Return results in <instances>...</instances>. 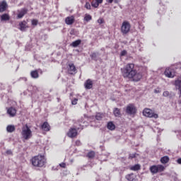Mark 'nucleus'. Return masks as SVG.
<instances>
[{
	"mask_svg": "<svg viewBox=\"0 0 181 181\" xmlns=\"http://www.w3.org/2000/svg\"><path fill=\"white\" fill-rule=\"evenodd\" d=\"M9 19H11V17H9L8 14L4 13L3 15L1 16V21H9Z\"/></svg>",
	"mask_w": 181,
	"mask_h": 181,
	"instance_id": "25",
	"label": "nucleus"
},
{
	"mask_svg": "<svg viewBox=\"0 0 181 181\" xmlns=\"http://www.w3.org/2000/svg\"><path fill=\"white\" fill-rule=\"evenodd\" d=\"M96 1L99 4H103V0H96Z\"/></svg>",
	"mask_w": 181,
	"mask_h": 181,
	"instance_id": "44",
	"label": "nucleus"
},
{
	"mask_svg": "<svg viewBox=\"0 0 181 181\" xmlns=\"http://www.w3.org/2000/svg\"><path fill=\"white\" fill-rule=\"evenodd\" d=\"M126 112L128 115H135L136 114V107L133 104H129L126 107Z\"/></svg>",
	"mask_w": 181,
	"mask_h": 181,
	"instance_id": "6",
	"label": "nucleus"
},
{
	"mask_svg": "<svg viewBox=\"0 0 181 181\" xmlns=\"http://www.w3.org/2000/svg\"><path fill=\"white\" fill-rule=\"evenodd\" d=\"M85 8L86 9H91V5L90 4V3L86 2V4H85Z\"/></svg>",
	"mask_w": 181,
	"mask_h": 181,
	"instance_id": "35",
	"label": "nucleus"
},
{
	"mask_svg": "<svg viewBox=\"0 0 181 181\" xmlns=\"http://www.w3.org/2000/svg\"><path fill=\"white\" fill-rule=\"evenodd\" d=\"M68 71L70 74H73L76 71V66H74V64H69Z\"/></svg>",
	"mask_w": 181,
	"mask_h": 181,
	"instance_id": "16",
	"label": "nucleus"
},
{
	"mask_svg": "<svg viewBox=\"0 0 181 181\" xmlns=\"http://www.w3.org/2000/svg\"><path fill=\"white\" fill-rule=\"evenodd\" d=\"M21 136L23 139L28 141L32 138V130L29 128L28 124H25V127H22Z\"/></svg>",
	"mask_w": 181,
	"mask_h": 181,
	"instance_id": "3",
	"label": "nucleus"
},
{
	"mask_svg": "<svg viewBox=\"0 0 181 181\" xmlns=\"http://www.w3.org/2000/svg\"><path fill=\"white\" fill-rule=\"evenodd\" d=\"M107 2L109 4H112V2H114V0H107Z\"/></svg>",
	"mask_w": 181,
	"mask_h": 181,
	"instance_id": "45",
	"label": "nucleus"
},
{
	"mask_svg": "<svg viewBox=\"0 0 181 181\" xmlns=\"http://www.w3.org/2000/svg\"><path fill=\"white\" fill-rule=\"evenodd\" d=\"M6 8H8V4L6 1H3L0 3V13L5 12V11H6Z\"/></svg>",
	"mask_w": 181,
	"mask_h": 181,
	"instance_id": "11",
	"label": "nucleus"
},
{
	"mask_svg": "<svg viewBox=\"0 0 181 181\" xmlns=\"http://www.w3.org/2000/svg\"><path fill=\"white\" fill-rule=\"evenodd\" d=\"M16 130V127L13 124H9L6 127V132L8 134H12V132H15Z\"/></svg>",
	"mask_w": 181,
	"mask_h": 181,
	"instance_id": "15",
	"label": "nucleus"
},
{
	"mask_svg": "<svg viewBox=\"0 0 181 181\" xmlns=\"http://www.w3.org/2000/svg\"><path fill=\"white\" fill-rule=\"evenodd\" d=\"M7 114L9 117H15L16 115V109L13 107L7 108Z\"/></svg>",
	"mask_w": 181,
	"mask_h": 181,
	"instance_id": "7",
	"label": "nucleus"
},
{
	"mask_svg": "<svg viewBox=\"0 0 181 181\" xmlns=\"http://www.w3.org/2000/svg\"><path fill=\"white\" fill-rule=\"evenodd\" d=\"M19 29L21 32H25L29 26H28V23L25 21H23L19 23Z\"/></svg>",
	"mask_w": 181,
	"mask_h": 181,
	"instance_id": "9",
	"label": "nucleus"
},
{
	"mask_svg": "<svg viewBox=\"0 0 181 181\" xmlns=\"http://www.w3.org/2000/svg\"><path fill=\"white\" fill-rule=\"evenodd\" d=\"M91 19H93V17H91V16L90 14L85 15L84 21H86V22H90V21H91Z\"/></svg>",
	"mask_w": 181,
	"mask_h": 181,
	"instance_id": "30",
	"label": "nucleus"
},
{
	"mask_svg": "<svg viewBox=\"0 0 181 181\" xmlns=\"http://www.w3.org/2000/svg\"><path fill=\"white\" fill-rule=\"evenodd\" d=\"M84 87L86 90H91L93 88V81L91 79H88L84 83Z\"/></svg>",
	"mask_w": 181,
	"mask_h": 181,
	"instance_id": "10",
	"label": "nucleus"
},
{
	"mask_svg": "<svg viewBox=\"0 0 181 181\" xmlns=\"http://www.w3.org/2000/svg\"><path fill=\"white\" fill-rule=\"evenodd\" d=\"M6 153H7V155H12V151L11 150H7Z\"/></svg>",
	"mask_w": 181,
	"mask_h": 181,
	"instance_id": "42",
	"label": "nucleus"
},
{
	"mask_svg": "<svg viewBox=\"0 0 181 181\" xmlns=\"http://www.w3.org/2000/svg\"><path fill=\"white\" fill-rule=\"evenodd\" d=\"M127 54V51L123 50L121 52L120 56H125Z\"/></svg>",
	"mask_w": 181,
	"mask_h": 181,
	"instance_id": "39",
	"label": "nucleus"
},
{
	"mask_svg": "<svg viewBox=\"0 0 181 181\" xmlns=\"http://www.w3.org/2000/svg\"><path fill=\"white\" fill-rule=\"evenodd\" d=\"M121 70L123 77L126 78H133V81H139L142 78V74L136 72L134 64H127Z\"/></svg>",
	"mask_w": 181,
	"mask_h": 181,
	"instance_id": "1",
	"label": "nucleus"
},
{
	"mask_svg": "<svg viewBox=\"0 0 181 181\" xmlns=\"http://www.w3.org/2000/svg\"><path fill=\"white\" fill-rule=\"evenodd\" d=\"M98 56H100L99 52H93L90 54V58L92 59V60H95V62H97V60H98Z\"/></svg>",
	"mask_w": 181,
	"mask_h": 181,
	"instance_id": "20",
	"label": "nucleus"
},
{
	"mask_svg": "<svg viewBox=\"0 0 181 181\" xmlns=\"http://www.w3.org/2000/svg\"><path fill=\"white\" fill-rule=\"evenodd\" d=\"M39 21H37V20L34 19L31 21V23L33 25V26H37V23Z\"/></svg>",
	"mask_w": 181,
	"mask_h": 181,
	"instance_id": "33",
	"label": "nucleus"
},
{
	"mask_svg": "<svg viewBox=\"0 0 181 181\" xmlns=\"http://www.w3.org/2000/svg\"><path fill=\"white\" fill-rule=\"evenodd\" d=\"M76 146H80V145H81V141H80V140H77L76 141Z\"/></svg>",
	"mask_w": 181,
	"mask_h": 181,
	"instance_id": "40",
	"label": "nucleus"
},
{
	"mask_svg": "<svg viewBox=\"0 0 181 181\" xmlns=\"http://www.w3.org/2000/svg\"><path fill=\"white\" fill-rule=\"evenodd\" d=\"M150 171L153 175H155V173H158V165H152L150 167Z\"/></svg>",
	"mask_w": 181,
	"mask_h": 181,
	"instance_id": "23",
	"label": "nucleus"
},
{
	"mask_svg": "<svg viewBox=\"0 0 181 181\" xmlns=\"http://www.w3.org/2000/svg\"><path fill=\"white\" fill-rule=\"evenodd\" d=\"M113 114L115 117H119L121 115V111L118 108H115L113 110Z\"/></svg>",
	"mask_w": 181,
	"mask_h": 181,
	"instance_id": "27",
	"label": "nucleus"
},
{
	"mask_svg": "<svg viewBox=\"0 0 181 181\" xmlns=\"http://www.w3.org/2000/svg\"><path fill=\"white\" fill-rule=\"evenodd\" d=\"M31 162L33 166H35L36 168H43V166H45L46 164V158H45V156L42 155H38L34 156L31 159Z\"/></svg>",
	"mask_w": 181,
	"mask_h": 181,
	"instance_id": "2",
	"label": "nucleus"
},
{
	"mask_svg": "<svg viewBox=\"0 0 181 181\" xmlns=\"http://www.w3.org/2000/svg\"><path fill=\"white\" fill-rule=\"evenodd\" d=\"M160 162H161V163H163V165L168 163V162H169V156H165L162 157V158H160Z\"/></svg>",
	"mask_w": 181,
	"mask_h": 181,
	"instance_id": "24",
	"label": "nucleus"
},
{
	"mask_svg": "<svg viewBox=\"0 0 181 181\" xmlns=\"http://www.w3.org/2000/svg\"><path fill=\"white\" fill-rule=\"evenodd\" d=\"M95 156V152L94 151H90L87 154V158H88L89 159H94Z\"/></svg>",
	"mask_w": 181,
	"mask_h": 181,
	"instance_id": "26",
	"label": "nucleus"
},
{
	"mask_svg": "<svg viewBox=\"0 0 181 181\" xmlns=\"http://www.w3.org/2000/svg\"><path fill=\"white\" fill-rule=\"evenodd\" d=\"M164 74L166 77H168V78H173V77H175V74H173L169 69H165Z\"/></svg>",
	"mask_w": 181,
	"mask_h": 181,
	"instance_id": "13",
	"label": "nucleus"
},
{
	"mask_svg": "<svg viewBox=\"0 0 181 181\" xmlns=\"http://www.w3.org/2000/svg\"><path fill=\"white\" fill-rule=\"evenodd\" d=\"M107 129H110V131H114L115 129V124L112 123V122H109L107 123Z\"/></svg>",
	"mask_w": 181,
	"mask_h": 181,
	"instance_id": "22",
	"label": "nucleus"
},
{
	"mask_svg": "<svg viewBox=\"0 0 181 181\" xmlns=\"http://www.w3.org/2000/svg\"><path fill=\"white\" fill-rule=\"evenodd\" d=\"M80 45H81V40H77L76 41H74L71 44V46H72V47H77L78 46H80Z\"/></svg>",
	"mask_w": 181,
	"mask_h": 181,
	"instance_id": "21",
	"label": "nucleus"
},
{
	"mask_svg": "<svg viewBox=\"0 0 181 181\" xmlns=\"http://www.w3.org/2000/svg\"><path fill=\"white\" fill-rule=\"evenodd\" d=\"M157 169H158V172H163V170H165V166L162 165H158Z\"/></svg>",
	"mask_w": 181,
	"mask_h": 181,
	"instance_id": "32",
	"label": "nucleus"
},
{
	"mask_svg": "<svg viewBox=\"0 0 181 181\" xmlns=\"http://www.w3.org/2000/svg\"><path fill=\"white\" fill-rule=\"evenodd\" d=\"M131 170H139L141 169V165L139 164H136L130 168Z\"/></svg>",
	"mask_w": 181,
	"mask_h": 181,
	"instance_id": "29",
	"label": "nucleus"
},
{
	"mask_svg": "<svg viewBox=\"0 0 181 181\" xmlns=\"http://www.w3.org/2000/svg\"><path fill=\"white\" fill-rule=\"evenodd\" d=\"M41 128L43 131H46V132L50 131V125H49V123H47V122H44L41 126Z\"/></svg>",
	"mask_w": 181,
	"mask_h": 181,
	"instance_id": "17",
	"label": "nucleus"
},
{
	"mask_svg": "<svg viewBox=\"0 0 181 181\" xmlns=\"http://www.w3.org/2000/svg\"><path fill=\"white\" fill-rule=\"evenodd\" d=\"M125 179L128 181H136V179H135V175L134 173L128 174L125 176Z\"/></svg>",
	"mask_w": 181,
	"mask_h": 181,
	"instance_id": "18",
	"label": "nucleus"
},
{
	"mask_svg": "<svg viewBox=\"0 0 181 181\" xmlns=\"http://www.w3.org/2000/svg\"><path fill=\"white\" fill-rule=\"evenodd\" d=\"M95 117L98 121H101L104 118V115L103 113H97Z\"/></svg>",
	"mask_w": 181,
	"mask_h": 181,
	"instance_id": "28",
	"label": "nucleus"
},
{
	"mask_svg": "<svg viewBox=\"0 0 181 181\" xmlns=\"http://www.w3.org/2000/svg\"><path fill=\"white\" fill-rule=\"evenodd\" d=\"M74 16H69L65 18V23L66 25H73L74 23Z\"/></svg>",
	"mask_w": 181,
	"mask_h": 181,
	"instance_id": "14",
	"label": "nucleus"
},
{
	"mask_svg": "<svg viewBox=\"0 0 181 181\" xmlns=\"http://www.w3.org/2000/svg\"><path fill=\"white\" fill-rule=\"evenodd\" d=\"M101 50H103V48H102Z\"/></svg>",
	"mask_w": 181,
	"mask_h": 181,
	"instance_id": "47",
	"label": "nucleus"
},
{
	"mask_svg": "<svg viewBox=\"0 0 181 181\" xmlns=\"http://www.w3.org/2000/svg\"><path fill=\"white\" fill-rule=\"evenodd\" d=\"M156 93H159V91H158V90H156Z\"/></svg>",
	"mask_w": 181,
	"mask_h": 181,
	"instance_id": "46",
	"label": "nucleus"
},
{
	"mask_svg": "<svg viewBox=\"0 0 181 181\" xmlns=\"http://www.w3.org/2000/svg\"><path fill=\"white\" fill-rule=\"evenodd\" d=\"M30 76L32 78H39V72L37 70L32 71L30 72Z\"/></svg>",
	"mask_w": 181,
	"mask_h": 181,
	"instance_id": "19",
	"label": "nucleus"
},
{
	"mask_svg": "<svg viewBox=\"0 0 181 181\" xmlns=\"http://www.w3.org/2000/svg\"><path fill=\"white\" fill-rule=\"evenodd\" d=\"M77 101H78V99L74 98V100H71V104L72 105H76Z\"/></svg>",
	"mask_w": 181,
	"mask_h": 181,
	"instance_id": "36",
	"label": "nucleus"
},
{
	"mask_svg": "<svg viewBox=\"0 0 181 181\" xmlns=\"http://www.w3.org/2000/svg\"><path fill=\"white\" fill-rule=\"evenodd\" d=\"M169 95H170V94L168 90H165L163 93V97H169Z\"/></svg>",
	"mask_w": 181,
	"mask_h": 181,
	"instance_id": "34",
	"label": "nucleus"
},
{
	"mask_svg": "<svg viewBox=\"0 0 181 181\" xmlns=\"http://www.w3.org/2000/svg\"><path fill=\"white\" fill-rule=\"evenodd\" d=\"M91 5L93 8H98L100 4L96 1V0H93L91 2Z\"/></svg>",
	"mask_w": 181,
	"mask_h": 181,
	"instance_id": "31",
	"label": "nucleus"
},
{
	"mask_svg": "<svg viewBox=\"0 0 181 181\" xmlns=\"http://www.w3.org/2000/svg\"><path fill=\"white\" fill-rule=\"evenodd\" d=\"M98 23H99V25H103V23H104V18H99L98 20Z\"/></svg>",
	"mask_w": 181,
	"mask_h": 181,
	"instance_id": "37",
	"label": "nucleus"
},
{
	"mask_svg": "<svg viewBox=\"0 0 181 181\" xmlns=\"http://www.w3.org/2000/svg\"><path fill=\"white\" fill-rule=\"evenodd\" d=\"M28 13V9L26 8H23L21 10V11L18 13L17 18L18 19H22Z\"/></svg>",
	"mask_w": 181,
	"mask_h": 181,
	"instance_id": "12",
	"label": "nucleus"
},
{
	"mask_svg": "<svg viewBox=\"0 0 181 181\" xmlns=\"http://www.w3.org/2000/svg\"><path fill=\"white\" fill-rule=\"evenodd\" d=\"M131 30V24L128 21H124L121 26V32L122 35H128Z\"/></svg>",
	"mask_w": 181,
	"mask_h": 181,
	"instance_id": "4",
	"label": "nucleus"
},
{
	"mask_svg": "<svg viewBox=\"0 0 181 181\" xmlns=\"http://www.w3.org/2000/svg\"><path fill=\"white\" fill-rule=\"evenodd\" d=\"M76 135H77V129L74 128H71L67 133V136L69 138H76Z\"/></svg>",
	"mask_w": 181,
	"mask_h": 181,
	"instance_id": "8",
	"label": "nucleus"
},
{
	"mask_svg": "<svg viewBox=\"0 0 181 181\" xmlns=\"http://www.w3.org/2000/svg\"><path fill=\"white\" fill-rule=\"evenodd\" d=\"M59 166L61 168H66V163H62L59 164Z\"/></svg>",
	"mask_w": 181,
	"mask_h": 181,
	"instance_id": "41",
	"label": "nucleus"
},
{
	"mask_svg": "<svg viewBox=\"0 0 181 181\" xmlns=\"http://www.w3.org/2000/svg\"><path fill=\"white\" fill-rule=\"evenodd\" d=\"M143 115L148 118H158V114L153 113L151 109L146 108L143 110Z\"/></svg>",
	"mask_w": 181,
	"mask_h": 181,
	"instance_id": "5",
	"label": "nucleus"
},
{
	"mask_svg": "<svg viewBox=\"0 0 181 181\" xmlns=\"http://www.w3.org/2000/svg\"><path fill=\"white\" fill-rule=\"evenodd\" d=\"M129 158V159H134L135 158V153H130Z\"/></svg>",
	"mask_w": 181,
	"mask_h": 181,
	"instance_id": "38",
	"label": "nucleus"
},
{
	"mask_svg": "<svg viewBox=\"0 0 181 181\" xmlns=\"http://www.w3.org/2000/svg\"><path fill=\"white\" fill-rule=\"evenodd\" d=\"M177 163H178V165H181V158L177 160Z\"/></svg>",
	"mask_w": 181,
	"mask_h": 181,
	"instance_id": "43",
	"label": "nucleus"
}]
</instances>
